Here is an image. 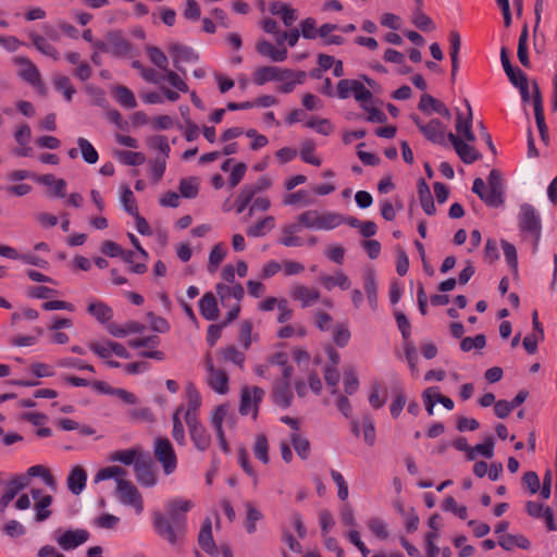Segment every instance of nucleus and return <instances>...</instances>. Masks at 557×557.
<instances>
[{
  "instance_id": "obj_61",
  "label": "nucleus",
  "mask_w": 557,
  "mask_h": 557,
  "mask_svg": "<svg viewBox=\"0 0 557 557\" xmlns=\"http://www.w3.org/2000/svg\"><path fill=\"white\" fill-rule=\"evenodd\" d=\"M361 433L367 445L373 446L375 443V425L371 417L363 416L361 421Z\"/></svg>"
},
{
  "instance_id": "obj_23",
  "label": "nucleus",
  "mask_w": 557,
  "mask_h": 557,
  "mask_svg": "<svg viewBox=\"0 0 557 557\" xmlns=\"http://www.w3.org/2000/svg\"><path fill=\"white\" fill-rule=\"evenodd\" d=\"M418 108L425 113L434 111L448 121L451 119L449 109L442 101L428 94L421 96Z\"/></svg>"
},
{
  "instance_id": "obj_21",
  "label": "nucleus",
  "mask_w": 557,
  "mask_h": 557,
  "mask_svg": "<svg viewBox=\"0 0 557 557\" xmlns=\"http://www.w3.org/2000/svg\"><path fill=\"white\" fill-rule=\"evenodd\" d=\"M134 472L140 485L152 487L157 484L156 470L149 460H137L134 466Z\"/></svg>"
},
{
  "instance_id": "obj_48",
  "label": "nucleus",
  "mask_w": 557,
  "mask_h": 557,
  "mask_svg": "<svg viewBox=\"0 0 557 557\" xmlns=\"http://www.w3.org/2000/svg\"><path fill=\"white\" fill-rule=\"evenodd\" d=\"M138 455H139L138 448H128V449L116 450V451L112 453L110 459L112 461H117V462H121L126 466H129V465L135 466V462L137 460H139L137 458Z\"/></svg>"
},
{
  "instance_id": "obj_50",
  "label": "nucleus",
  "mask_w": 557,
  "mask_h": 557,
  "mask_svg": "<svg viewBox=\"0 0 557 557\" xmlns=\"http://www.w3.org/2000/svg\"><path fill=\"white\" fill-rule=\"evenodd\" d=\"M290 442L297 455L301 459H307L310 453L309 441L302 436L299 432H293L290 434Z\"/></svg>"
},
{
  "instance_id": "obj_9",
  "label": "nucleus",
  "mask_w": 557,
  "mask_h": 557,
  "mask_svg": "<svg viewBox=\"0 0 557 557\" xmlns=\"http://www.w3.org/2000/svg\"><path fill=\"white\" fill-rule=\"evenodd\" d=\"M205 367L207 371V383L216 394L225 395L228 393V375L225 370L214 366L212 356L207 354L205 357Z\"/></svg>"
},
{
  "instance_id": "obj_35",
  "label": "nucleus",
  "mask_w": 557,
  "mask_h": 557,
  "mask_svg": "<svg viewBox=\"0 0 557 557\" xmlns=\"http://www.w3.org/2000/svg\"><path fill=\"white\" fill-rule=\"evenodd\" d=\"M108 41V53L122 57L125 55L129 50L128 42L117 33H110L107 35Z\"/></svg>"
},
{
  "instance_id": "obj_10",
  "label": "nucleus",
  "mask_w": 557,
  "mask_h": 557,
  "mask_svg": "<svg viewBox=\"0 0 557 557\" xmlns=\"http://www.w3.org/2000/svg\"><path fill=\"white\" fill-rule=\"evenodd\" d=\"M89 532L85 529L57 530L53 539L63 550H73L89 540Z\"/></svg>"
},
{
  "instance_id": "obj_49",
  "label": "nucleus",
  "mask_w": 557,
  "mask_h": 557,
  "mask_svg": "<svg viewBox=\"0 0 557 557\" xmlns=\"http://www.w3.org/2000/svg\"><path fill=\"white\" fill-rule=\"evenodd\" d=\"M115 100L127 109H133L137 106L134 94L125 86H117L114 89Z\"/></svg>"
},
{
  "instance_id": "obj_52",
  "label": "nucleus",
  "mask_w": 557,
  "mask_h": 557,
  "mask_svg": "<svg viewBox=\"0 0 557 557\" xmlns=\"http://www.w3.org/2000/svg\"><path fill=\"white\" fill-rule=\"evenodd\" d=\"M51 504H52L51 495L40 497V499H38V502H35L34 509L36 511V521L42 522L51 516V510H49V507Z\"/></svg>"
},
{
  "instance_id": "obj_39",
  "label": "nucleus",
  "mask_w": 557,
  "mask_h": 557,
  "mask_svg": "<svg viewBox=\"0 0 557 557\" xmlns=\"http://www.w3.org/2000/svg\"><path fill=\"white\" fill-rule=\"evenodd\" d=\"M244 506L246 509L245 530L248 534H253L257 531V522L262 520L263 515L251 502H246Z\"/></svg>"
},
{
  "instance_id": "obj_2",
  "label": "nucleus",
  "mask_w": 557,
  "mask_h": 557,
  "mask_svg": "<svg viewBox=\"0 0 557 557\" xmlns=\"http://www.w3.org/2000/svg\"><path fill=\"white\" fill-rule=\"evenodd\" d=\"M304 228L332 231L345 222V218L334 211L307 210L298 215Z\"/></svg>"
},
{
  "instance_id": "obj_17",
  "label": "nucleus",
  "mask_w": 557,
  "mask_h": 557,
  "mask_svg": "<svg viewBox=\"0 0 557 557\" xmlns=\"http://www.w3.org/2000/svg\"><path fill=\"white\" fill-rule=\"evenodd\" d=\"M292 376V369L285 368L283 370V380L274 385L272 398L274 404L280 407L287 408L293 400V392L289 386V377Z\"/></svg>"
},
{
  "instance_id": "obj_1",
  "label": "nucleus",
  "mask_w": 557,
  "mask_h": 557,
  "mask_svg": "<svg viewBox=\"0 0 557 557\" xmlns=\"http://www.w3.org/2000/svg\"><path fill=\"white\" fill-rule=\"evenodd\" d=\"M169 517L160 511L153 513V528L159 536L172 546L180 544L185 534V517L181 513L188 512L194 503L190 499L174 498L165 504Z\"/></svg>"
},
{
  "instance_id": "obj_22",
  "label": "nucleus",
  "mask_w": 557,
  "mask_h": 557,
  "mask_svg": "<svg viewBox=\"0 0 557 557\" xmlns=\"http://www.w3.org/2000/svg\"><path fill=\"white\" fill-rule=\"evenodd\" d=\"M257 52L270 59L272 62H284L288 57V51L286 48L275 47L273 44L265 39H259L256 44Z\"/></svg>"
},
{
  "instance_id": "obj_24",
  "label": "nucleus",
  "mask_w": 557,
  "mask_h": 557,
  "mask_svg": "<svg viewBox=\"0 0 557 557\" xmlns=\"http://www.w3.org/2000/svg\"><path fill=\"white\" fill-rule=\"evenodd\" d=\"M269 11L273 15L281 16L285 26H292L298 18L297 10L282 1H273L269 5Z\"/></svg>"
},
{
  "instance_id": "obj_59",
  "label": "nucleus",
  "mask_w": 557,
  "mask_h": 557,
  "mask_svg": "<svg viewBox=\"0 0 557 557\" xmlns=\"http://www.w3.org/2000/svg\"><path fill=\"white\" fill-rule=\"evenodd\" d=\"M120 198H121V203H122L124 210L131 215H136L138 208H137L135 196L129 187H127V186L122 187Z\"/></svg>"
},
{
  "instance_id": "obj_37",
  "label": "nucleus",
  "mask_w": 557,
  "mask_h": 557,
  "mask_svg": "<svg viewBox=\"0 0 557 557\" xmlns=\"http://www.w3.org/2000/svg\"><path fill=\"white\" fill-rule=\"evenodd\" d=\"M418 195L423 211L428 215H433L436 211L435 205L429 185L423 178H420L418 182Z\"/></svg>"
},
{
  "instance_id": "obj_42",
  "label": "nucleus",
  "mask_w": 557,
  "mask_h": 557,
  "mask_svg": "<svg viewBox=\"0 0 557 557\" xmlns=\"http://www.w3.org/2000/svg\"><path fill=\"white\" fill-rule=\"evenodd\" d=\"M226 253L227 250L223 243H218L212 247L208 258L207 269L209 273L213 274L218 271L220 264L226 257Z\"/></svg>"
},
{
  "instance_id": "obj_6",
  "label": "nucleus",
  "mask_w": 557,
  "mask_h": 557,
  "mask_svg": "<svg viewBox=\"0 0 557 557\" xmlns=\"http://www.w3.org/2000/svg\"><path fill=\"white\" fill-rule=\"evenodd\" d=\"M153 455L161 463L163 472L166 475L172 474L177 467V458L174 447L169 438L157 437L153 443Z\"/></svg>"
},
{
  "instance_id": "obj_8",
  "label": "nucleus",
  "mask_w": 557,
  "mask_h": 557,
  "mask_svg": "<svg viewBox=\"0 0 557 557\" xmlns=\"http://www.w3.org/2000/svg\"><path fill=\"white\" fill-rule=\"evenodd\" d=\"M14 65L18 67V76L37 88L41 95H46V87L41 81L38 67L26 57H14L12 59Z\"/></svg>"
},
{
  "instance_id": "obj_58",
  "label": "nucleus",
  "mask_w": 557,
  "mask_h": 557,
  "mask_svg": "<svg viewBox=\"0 0 557 557\" xmlns=\"http://www.w3.org/2000/svg\"><path fill=\"white\" fill-rule=\"evenodd\" d=\"M199 191V182L196 177L180 181V193L185 198H195Z\"/></svg>"
},
{
  "instance_id": "obj_29",
  "label": "nucleus",
  "mask_w": 557,
  "mask_h": 557,
  "mask_svg": "<svg viewBox=\"0 0 557 557\" xmlns=\"http://www.w3.org/2000/svg\"><path fill=\"white\" fill-rule=\"evenodd\" d=\"M275 225H276L275 218L272 215H267V216L256 221L250 226H248L246 228V234L248 237H252V238L263 237L268 233H270L272 230H274Z\"/></svg>"
},
{
  "instance_id": "obj_43",
  "label": "nucleus",
  "mask_w": 557,
  "mask_h": 557,
  "mask_svg": "<svg viewBox=\"0 0 557 557\" xmlns=\"http://www.w3.org/2000/svg\"><path fill=\"white\" fill-rule=\"evenodd\" d=\"M450 59H451V76L455 77L459 67V50L461 47V38L458 32L451 30L449 34Z\"/></svg>"
},
{
  "instance_id": "obj_16",
  "label": "nucleus",
  "mask_w": 557,
  "mask_h": 557,
  "mask_svg": "<svg viewBox=\"0 0 557 557\" xmlns=\"http://www.w3.org/2000/svg\"><path fill=\"white\" fill-rule=\"evenodd\" d=\"M304 71H294L286 67H280L276 82L280 83L277 89L283 94L292 92L297 85L304 84L306 81Z\"/></svg>"
},
{
  "instance_id": "obj_15",
  "label": "nucleus",
  "mask_w": 557,
  "mask_h": 557,
  "mask_svg": "<svg viewBox=\"0 0 557 557\" xmlns=\"http://www.w3.org/2000/svg\"><path fill=\"white\" fill-rule=\"evenodd\" d=\"M185 400L184 406V420L185 422H193L199 420V409L202 404V397L193 382H188L185 386Z\"/></svg>"
},
{
  "instance_id": "obj_5",
  "label": "nucleus",
  "mask_w": 557,
  "mask_h": 557,
  "mask_svg": "<svg viewBox=\"0 0 557 557\" xmlns=\"http://www.w3.org/2000/svg\"><path fill=\"white\" fill-rule=\"evenodd\" d=\"M411 120L428 140L440 146L447 144V127L438 119H431L429 122H424L418 115L412 114Z\"/></svg>"
},
{
  "instance_id": "obj_62",
  "label": "nucleus",
  "mask_w": 557,
  "mask_h": 557,
  "mask_svg": "<svg viewBox=\"0 0 557 557\" xmlns=\"http://www.w3.org/2000/svg\"><path fill=\"white\" fill-rule=\"evenodd\" d=\"M147 53H148L149 60L156 66H158L160 70H163L165 73H166V71H169L168 70L169 60H168V57L164 54L163 51H161L157 47H148L147 48Z\"/></svg>"
},
{
  "instance_id": "obj_19",
  "label": "nucleus",
  "mask_w": 557,
  "mask_h": 557,
  "mask_svg": "<svg viewBox=\"0 0 557 557\" xmlns=\"http://www.w3.org/2000/svg\"><path fill=\"white\" fill-rule=\"evenodd\" d=\"M190 440L199 451L207 450L211 445V437L200 420L186 423Z\"/></svg>"
},
{
  "instance_id": "obj_28",
  "label": "nucleus",
  "mask_w": 557,
  "mask_h": 557,
  "mask_svg": "<svg viewBox=\"0 0 557 557\" xmlns=\"http://www.w3.org/2000/svg\"><path fill=\"white\" fill-rule=\"evenodd\" d=\"M302 224L296 219V222L289 223L282 228V236L280 243L285 247H299L301 246V239L296 236L298 232L302 230Z\"/></svg>"
},
{
  "instance_id": "obj_36",
  "label": "nucleus",
  "mask_w": 557,
  "mask_h": 557,
  "mask_svg": "<svg viewBox=\"0 0 557 557\" xmlns=\"http://www.w3.org/2000/svg\"><path fill=\"white\" fill-rule=\"evenodd\" d=\"M216 354L220 356L223 362H231L240 369L244 368L246 356L234 345H230L226 346L225 348L219 349Z\"/></svg>"
},
{
  "instance_id": "obj_27",
  "label": "nucleus",
  "mask_w": 557,
  "mask_h": 557,
  "mask_svg": "<svg viewBox=\"0 0 557 557\" xmlns=\"http://www.w3.org/2000/svg\"><path fill=\"white\" fill-rule=\"evenodd\" d=\"M35 182L38 184L51 187V196L65 197L66 196V182L63 178H57L52 174L34 176Z\"/></svg>"
},
{
  "instance_id": "obj_46",
  "label": "nucleus",
  "mask_w": 557,
  "mask_h": 557,
  "mask_svg": "<svg viewBox=\"0 0 557 557\" xmlns=\"http://www.w3.org/2000/svg\"><path fill=\"white\" fill-rule=\"evenodd\" d=\"M478 455L484 456L486 458L493 457L494 441L491 436H487L483 443L471 447V451H469V460H474Z\"/></svg>"
},
{
  "instance_id": "obj_13",
  "label": "nucleus",
  "mask_w": 557,
  "mask_h": 557,
  "mask_svg": "<svg viewBox=\"0 0 557 557\" xmlns=\"http://www.w3.org/2000/svg\"><path fill=\"white\" fill-rule=\"evenodd\" d=\"M30 484L28 475H17L12 478L0 497V519L5 520V510L15 496Z\"/></svg>"
},
{
  "instance_id": "obj_33",
  "label": "nucleus",
  "mask_w": 557,
  "mask_h": 557,
  "mask_svg": "<svg viewBox=\"0 0 557 557\" xmlns=\"http://www.w3.org/2000/svg\"><path fill=\"white\" fill-rule=\"evenodd\" d=\"M198 543L208 554L213 556L216 554V546L212 536V524L210 519H206L203 521L198 535Z\"/></svg>"
},
{
  "instance_id": "obj_64",
  "label": "nucleus",
  "mask_w": 557,
  "mask_h": 557,
  "mask_svg": "<svg viewBox=\"0 0 557 557\" xmlns=\"http://www.w3.org/2000/svg\"><path fill=\"white\" fill-rule=\"evenodd\" d=\"M166 169V159L163 158H154L149 162V172L150 177L153 181V183H158Z\"/></svg>"
},
{
  "instance_id": "obj_25",
  "label": "nucleus",
  "mask_w": 557,
  "mask_h": 557,
  "mask_svg": "<svg viewBox=\"0 0 557 557\" xmlns=\"http://www.w3.org/2000/svg\"><path fill=\"white\" fill-rule=\"evenodd\" d=\"M363 288L370 308L374 311L377 308V283L373 269H367L363 272Z\"/></svg>"
},
{
  "instance_id": "obj_12",
  "label": "nucleus",
  "mask_w": 557,
  "mask_h": 557,
  "mask_svg": "<svg viewBox=\"0 0 557 557\" xmlns=\"http://www.w3.org/2000/svg\"><path fill=\"white\" fill-rule=\"evenodd\" d=\"M264 396V391L258 386H243L240 391L239 412L243 416L252 413L257 418L258 407Z\"/></svg>"
},
{
  "instance_id": "obj_47",
  "label": "nucleus",
  "mask_w": 557,
  "mask_h": 557,
  "mask_svg": "<svg viewBox=\"0 0 557 557\" xmlns=\"http://www.w3.org/2000/svg\"><path fill=\"white\" fill-rule=\"evenodd\" d=\"M114 157L127 165H140L146 161V157L141 152L129 150H116Z\"/></svg>"
},
{
  "instance_id": "obj_20",
  "label": "nucleus",
  "mask_w": 557,
  "mask_h": 557,
  "mask_svg": "<svg viewBox=\"0 0 557 557\" xmlns=\"http://www.w3.org/2000/svg\"><path fill=\"white\" fill-rule=\"evenodd\" d=\"M467 106V114L463 115L461 112H457L456 131L457 136L461 137L468 143L475 141V135L472 131V109L468 100H465Z\"/></svg>"
},
{
  "instance_id": "obj_7",
  "label": "nucleus",
  "mask_w": 557,
  "mask_h": 557,
  "mask_svg": "<svg viewBox=\"0 0 557 557\" xmlns=\"http://www.w3.org/2000/svg\"><path fill=\"white\" fill-rule=\"evenodd\" d=\"M117 499L125 506L133 507L136 513H141L144 510L143 496L138 488L129 480H119L115 488Z\"/></svg>"
},
{
  "instance_id": "obj_53",
  "label": "nucleus",
  "mask_w": 557,
  "mask_h": 557,
  "mask_svg": "<svg viewBox=\"0 0 557 557\" xmlns=\"http://www.w3.org/2000/svg\"><path fill=\"white\" fill-rule=\"evenodd\" d=\"M77 145L79 147L83 159L87 163L95 164L98 161L99 156L97 150L86 138L79 137L77 139Z\"/></svg>"
},
{
  "instance_id": "obj_14",
  "label": "nucleus",
  "mask_w": 557,
  "mask_h": 557,
  "mask_svg": "<svg viewBox=\"0 0 557 557\" xmlns=\"http://www.w3.org/2000/svg\"><path fill=\"white\" fill-rule=\"evenodd\" d=\"M140 75L148 83L160 85L162 79H166L175 89L181 90L182 92L189 91L185 81L174 71H166V73L164 72L162 75L157 73L153 69L145 67L141 69Z\"/></svg>"
},
{
  "instance_id": "obj_38",
  "label": "nucleus",
  "mask_w": 557,
  "mask_h": 557,
  "mask_svg": "<svg viewBox=\"0 0 557 557\" xmlns=\"http://www.w3.org/2000/svg\"><path fill=\"white\" fill-rule=\"evenodd\" d=\"M146 144L149 149L152 151H157L158 156L156 158H169L171 148L168 141V138L163 135H153L146 139Z\"/></svg>"
},
{
  "instance_id": "obj_55",
  "label": "nucleus",
  "mask_w": 557,
  "mask_h": 557,
  "mask_svg": "<svg viewBox=\"0 0 557 557\" xmlns=\"http://www.w3.org/2000/svg\"><path fill=\"white\" fill-rule=\"evenodd\" d=\"M337 28V25L329 23L323 24L319 28V35L324 39L325 45H342L344 42V38L342 36L331 34Z\"/></svg>"
},
{
  "instance_id": "obj_51",
  "label": "nucleus",
  "mask_w": 557,
  "mask_h": 557,
  "mask_svg": "<svg viewBox=\"0 0 557 557\" xmlns=\"http://www.w3.org/2000/svg\"><path fill=\"white\" fill-rule=\"evenodd\" d=\"M122 258L125 262L131 264V271L136 274H143L146 272L147 267L145 264L146 260H143L139 252L127 251L122 255Z\"/></svg>"
},
{
  "instance_id": "obj_40",
  "label": "nucleus",
  "mask_w": 557,
  "mask_h": 557,
  "mask_svg": "<svg viewBox=\"0 0 557 557\" xmlns=\"http://www.w3.org/2000/svg\"><path fill=\"white\" fill-rule=\"evenodd\" d=\"M25 475H28V479L30 480L32 476H39L42 479L44 483L51 490L57 491L58 484L53 475L51 474L50 470L42 465H35L27 469V472Z\"/></svg>"
},
{
  "instance_id": "obj_54",
  "label": "nucleus",
  "mask_w": 557,
  "mask_h": 557,
  "mask_svg": "<svg viewBox=\"0 0 557 557\" xmlns=\"http://www.w3.org/2000/svg\"><path fill=\"white\" fill-rule=\"evenodd\" d=\"M53 86L57 90L64 95L67 101L72 100L73 95L76 92L69 77L64 75H57L53 78Z\"/></svg>"
},
{
  "instance_id": "obj_18",
  "label": "nucleus",
  "mask_w": 557,
  "mask_h": 557,
  "mask_svg": "<svg viewBox=\"0 0 557 557\" xmlns=\"http://www.w3.org/2000/svg\"><path fill=\"white\" fill-rule=\"evenodd\" d=\"M447 137L448 141L453 144L457 154L465 163L471 164L480 158L478 150L461 137L451 132H448Z\"/></svg>"
},
{
  "instance_id": "obj_41",
  "label": "nucleus",
  "mask_w": 557,
  "mask_h": 557,
  "mask_svg": "<svg viewBox=\"0 0 557 557\" xmlns=\"http://www.w3.org/2000/svg\"><path fill=\"white\" fill-rule=\"evenodd\" d=\"M30 39H32L34 47L39 52H41L42 54H45L55 61L60 59L59 51L57 50V48L54 46H52L49 42L48 38H46L41 35L34 34L30 36Z\"/></svg>"
},
{
  "instance_id": "obj_3",
  "label": "nucleus",
  "mask_w": 557,
  "mask_h": 557,
  "mask_svg": "<svg viewBox=\"0 0 557 557\" xmlns=\"http://www.w3.org/2000/svg\"><path fill=\"white\" fill-rule=\"evenodd\" d=\"M234 423V414L231 412L228 405H220L211 411L210 425L216 434L221 449L226 454L231 449L226 441L224 425L233 428Z\"/></svg>"
},
{
  "instance_id": "obj_31",
  "label": "nucleus",
  "mask_w": 557,
  "mask_h": 557,
  "mask_svg": "<svg viewBox=\"0 0 557 557\" xmlns=\"http://www.w3.org/2000/svg\"><path fill=\"white\" fill-rule=\"evenodd\" d=\"M87 481V473L81 466H75L72 468L67 479L66 484L69 490L75 494L78 495L83 492V490L86 486Z\"/></svg>"
},
{
  "instance_id": "obj_45",
  "label": "nucleus",
  "mask_w": 557,
  "mask_h": 557,
  "mask_svg": "<svg viewBox=\"0 0 557 557\" xmlns=\"http://www.w3.org/2000/svg\"><path fill=\"white\" fill-rule=\"evenodd\" d=\"M87 311L101 323H104L112 318L111 308L102 301H91L87 307Z\"/></svg>"
},
{
  "instance_id": "obj_44",
  "label": "nucleus",
  "mask_w": 557,
  "mask_h": 557,
  "mask_svg": "<svg viewBox=\"0 0 557 557\" xmlns=\"http://www.w3.org/2000/svg\"><path fill=\"white\" fill-rule=\"evenodd\" d=\"M126 471L120 466H111L100 469L95 475V482L114 479L117 484L119 480H124Z\"/></svg>"
},
{
  "instance_id": "obj_57",
  "label": "nucleus",
  "mask_w": 557,
  "mask_h": 557,
  "mask_svg": "<svg viewBox=\"0 0 557 557\" xmlns=\"http://www.w3.org/2000/svg\"><path fill=\"white\" fill-rule=\"evenodd\" d=\"M412 23L416 25V27L423 32H430L435 29L433 21L425 13L422 12L421 7L419 5H417V9L413 12Z\"/></svg>"
},
{
  "instance_id": "obj_56",
  "label": "nucleus",
  "mask_w": 557,
  "mask_h": 557,
  "mask_svg": "<svg viewBox=\"0 0 557 557\" xmlns=\"http://www.w3.org/2000/svg\"><path fill=\"white\" fill-rule=\"evenodd\" d=\"M369 403L371 407L374 409L382 408L386 403V393L383 392L382 386L379 382H374L371 385Z\"/></svg>"
},
{
  "instance_id": "obj_63",
  "label": "nucleus",
  "mask_w": 557,
  "mask_h": 557,
  "mask_svg": "<svg viewBox=\"0 0 557 557\" xmlns=\"http://www.w3.org/2000/svg\"><path fill=\"white\" fill-rule=\"evenodd\" d=\"M170 51L172 53V57L174 58L175 63L180 61L189 62L197 59V55L194 53V51L184 46L173 45L170 48Z\"/></svg>"
},
{
  "instance_id": "obj_4",
  "label": "nucleus",
  "mask_w": 557,
  "mask_h": 557,
  "mask_svg": "<svg viewBox=\"0 0 557 557\" xmlns=\"http://www.w3.org/2000/svg\"><path fill=\"white\" fill-rule=\"evenodd\" d=\"M290 298L298 302L301 308L312 307L318 302H321L329 309H332L334 302L331 298L321 299V293L318 288L307 286L301 283H294L289 288Z\"/></svg>"
},
{
  "instance_id": "obj_11",
  "label": "nucleus",
  "mask_w": 557,
  "mask_h": 557,
  "mask_svg": "<svg viewBox=\"0 0 557 557\" xmlns=\"http://www.w3.org/2000/svg\"><path fill=\"white\" fill-rule=\"evenodd\" d=\"M519 228L521 232L529 233L536 242L541 236V218L534 207L523 203L519 212Z\"/></svg>"
},
{
  "instance_id": "obj_32",
  "label": "nucleus",
  "mask_w": 557,
  "mask_h": 557,
  "mask_svg": "<svg viewBox=\"0 0 557 557\" xmlns=\"http://www.w3.org/2000/svg\"><path fill=\"white\" fill-rule=\"evenodd\" d=\"M199 310L201 315L208 321H214L219 318L216 299L212 293H206L200 298Z\"/></svg>"
},
{
  "instance_id": "obj_30",
  "label": "nucleus",
  "mask_w": 557,
  "mask_h": 557,
  "mask_svg": "<svg viewBox=\"0 0 557 557\" xmlns=\"http://www.w3.org/2000/svg\"><path fill=\"white\" fill-rule=\"evenodd\" d=\"M216 294L222 302L225 305L227 300L234 298L240 301L244 298L245 290L240 284H226V283H218L215 285Z\"/></svg>"
},
{
  "instance_id": "obj_34",
  "label": "nucleus",
  "mask_w": 557,
  "mask_h": 557,
  "mask_svg": "<svg viewBox=\"0 0 557 557\" xmlns=\"http://www.w3.org/2000/svg\"><path fill=\"white\" fill-rule=\"evenodd\" d=\"M280 66L263 65L257 67L252 73V81L258 86H263L270 82H276Z\"/></svg>"
},
{
  "instance_id": "obj_60",
  "label": "nucleus",
  "mask_w": 557,
  "mask_h": 557,
  "mask_svg": "<svg viewBox=\"0 0 557 557\" xmlns=\"http://www.w3.org/2000/svg\"><path fill=\"white\" fill-rule=\"evenodd\" d=\"M268 450H269V445H268V440H267L265 435L258 434L256 436L255 444H253V454H255L256 458H258L263 463H268L269 462Z\"/></svg>"
},
{
  "instance_id": "obj_26",
  "label": "nucleus",
  "mask_w": 557,
  "mask_h": 557,
  "mask_svg": "<svg viewBox=\"0 0 557 557\" xmlns=\"http://www.w3.org/2000/svg\"><path fill=\"white\" fill-rule=\"evenodd\" d=\"M320 283L326 290H332L335 287H338L342 290H347L351 287L350 278L341 270L336 271L332 275H321Z\"/></svg>"
}]
</instances>
